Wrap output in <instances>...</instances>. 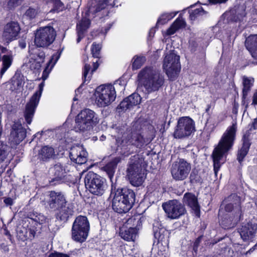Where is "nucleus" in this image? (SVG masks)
<instances>
[{"label": "nucleus", "mask_w": 257, "mask_h": 257, "mask_svg": "<svg viewBox=\"0 0 257 257\" xmlns=\"http://www.w3.org/2000/svg\"><path fill=\"white\" fill-rule=\"evenodd\" d=\"M245 46L248 51L257 48V35H251L246 38Z\"/></svg>", "instance_id": "obj_37"}, {"label": "nucleus", "mask_w": 257, "mask_h": 257, "mask_svg": "<svg viewBox=\"0 0 257 257\" xmlns=\"http://www.w3.org/2000/svg\"><path fill=\"white\" fill-rule=\"evenodd\" d=\"M254 60V63L257 64V48L249 51Z\"/></svg>", "instance_id": "obj_56"}, {"label": "nucleus", "mask_w": 257, "mask_h": 257, "mask_svg": "<svg viewBox=\"0 0 257 257\" xmlns=\"http://www.w3.org/2000/svg\"><path fill=\"white\" fill-rule=\"evenodd\" d=\"M133 60V69H138L145 63L146 58L144 56H135Z\"/></svg>", "instance_id": "obj_44"}, {"label": "nucleus", "mask_w": 257, "mask_h": 257, "mask_svg": "<svg viewBox=\"0 0 257 257\" xmlns=\"http://www.w3.org/2000/svg\"><path fill=\"white\" fill-rule=\"evenodd\" d=\"M26 137V130L20 120L15 121L12 126L10 140L15 144H19Z\"/></svg>", "instance_id": "obj_19"}, {"label": "nucleus", "mask_w": 257, "mask_h": 257, "mask_svg": "<svg viewBox=\"0 0 257 257\" xmlns=\"http://www.w3.org/2000/svg\"><path fill=\"white\" fill-rule=\"evenodd\" d=\"M153 225L155 237L159 240H162L163 239V234L166 231L165 228L158 220H155Z\"/></svg>", "instance_id": "obj_34"}, {"label": "nucleus", "mask_w": 257, "mask_h": 257, "mask_svg": "<svg viewBox=\"0 0 257 257\" xmlns=\"http://www.w3.org/2000/svg\"><path fill=\"white\" fill-rule=\"evenodd\" d=\"M45 58V54L44 52L41 51L36 54L31 55L30 62V67L34 70H39L44 62Z\"/></svg>", "instance_id": "obj_26"}, {"label": "nucleus", "mask_w": 257, "mask_h": 257, "mask_svg": "<svg viewBox=\"0 0 257 257\" xmlns=\"http://www.w3.org/2000/svg\"><path fill=\"white\" fill-rule=\"evenodd\" d=\"M47 202L49 208L55 211L67 203L65 195L62 192L54 191L49 192Z\"/></svg>", "instance_id": "obj_21"}, {"label": "nucleus", "mask_w": 257, "mask_h": 257, "mask_svg": "<svg viewBox=\"0 0 257 257\" xmlns=\"http://www.w3.org/2000/svg\"><path fill=\"white\" fill-rule=\"evenodd\" d=\"M151 141L145 138L141 134L134 133L127 136L123 135L120 140L118 137L116 139L117 145V151L119 154L127 156L134 151L132 149L135 147L141 149L147 145Z\"/></svg>", "instance_id": "obj_3"}, {"label": "nucleus", "mask_w": 257, "mask_h": 257, "mask_svg": "<svg viewBox=\"0 0 257 257\" xmlns=\"http://www.w3.org/2000/svg\"><path fill=\"white\" fill-rule=\"evenodd\" d=\"M127 229L123 227L120 229V235L122 238L128 241H134L137 236L138 230L142 225L141 217L138 216L127 219L126 222Z\"/></svg>", "instance_id": "obj_10"}, {"label": "nucleus", "mask_w": 257, "mask_h": 257, "mask_svg": "<svg viewBox=\"0 0 257 257\" xmlns=\"http://www.w3.org/2000/svg\"><path fill=\"white\" fill-rule=\"evenodd\" d=\"M53 4V8L50 12H59L62 11L64 8L63 4L60 0H54Z\"/></svg>", "instance_id": "obj_48"}, {"label": "nucleus", "mask_w": 257, "mask_h": 257, "mask_svg": "<svg viewBox=\"0 0 257 257\" xmlns=\"http://www.w3.org/2000/svg\"><path fill=\"white\" fill-rule=\"evenodd\" d=\"M49 257H69L67 254L61 253H58V252H55V253H51L49 255Z\"/></svg>", "instance_id": "obj_58"}, {"label": "nucleus", "mask_w": 257, "mask_h": 257, "mask_svg": "<svg viewBox=\"0 0 257 257\" xmlns=\"http://www.w3.org/2000/svg\"><path fill=\"white\" fill-rule=\"evenodd\" d=\"M29 218L32 221L39 224H43L47 222V218L43 214L37 212H33L29 215Z\"/></svg>", "instance_id": "obj_39"}, {"label": "nucleus", "mask_w": 257, "mask_h": 257, "mask_svg": "<svg viewBox=\"0 0 257 257\" xmlns=\"http://www.w3.org/2000/svg\"><path fill=\"white\" fill-rule=\"evenodd\" d=\"M23 80L20 75H15L8 82L9 89L12 91L20 90L22 87Z\"/></svg>", "instance_id": "obj_31"}, {"label": "nucleus", "mask_w": 257, "mask_h": 257, "mask_svg": "<svg viewBox=\"0 0 257 257\" xmlns=\"http://www.w3.org/2000/svg\"><path fill=\"white\" fill-rule=\"evenodd\" d=\"M183 201L185 204L191 207L196 213L199 211V206L197 199L195 195L190 193L185 194L183 197Z\"/></svg>", "instance_id": "obj_28"}, {"label": "nucleus", "mask_w": 257, "mask_h": 257, "mask_svg": "<svg viewBox=\"0 0 257 257\" xmlns=\"http://www.w3.org/2000/svg\"><path fill=\"white\" fill-rule=\"evenodd\" d=\"M90 21L89 19L83 18L77 24V30L84 32L89 27Z\"/></svg>", "instance_id": "obj_41"}, {"label": "nucleus", "mask_w": 257, "mask_h": 257, "mask_svg": "<svg viewBox=\"0 0 257 257\" xmlns=\"http://www.w3.org/2000/svg\"><path fill=\"white\" fill-rule=\"evenodd\" d=\"M8 155V146L3 142H0V164L3 162Z\"/></svg>", "instance_id": "obj_45"}, {"label": "nucleus", "mask_w": 257, "mask_h": 257, "mask_svg": "<svg viewBox=\"0 0 257 257\" xmlns=\"http://www.w3.org/2000/svg\"><path fill=\"white\" fill-rule=\"evenodd\" d=\"M127 176L131 184L136 187L142 185L146 178V175L141 167L136 164L129 166Z\"/></svg>", "instance_id": "obj_16"}, {"label": "nucleus", "mask_w": 257, "mask_h": 257, "mask_svg": "<svg viewBox=\"0 0 257 257\" xmlns=\"http://www.w3.org/2000/svg\"><path fill=\"white\" fill-rule=\"evenodd\" d=\"M194 131L193 120L189 117H182L178 121L174 137L176 139H182L189 136Z\"/></svg>", "instance_id": "obj_12"}, {"label": "nucleus", "mask_w": 257, "mask_h": 257, "mask_svg": "<svg viewBox=\"0 0 257 257\" xmlns=\"http://www.w3.org/2000/svg\"><path fill=\"white\" fill-rule=\"evenodd\" d=\"M52 68H51V66L47 64V66L46 67L45 69L43 71V74L42 78L43 80L44 81L48 77V75L52 70Z\"/></svg>", "instance_id": "obj_53"}, {"label": "nucleus", "mask_w": 257, "mask_h": 257, "mask_svg": "<svg viewBox=\"0 0 257 257\" xmlns=\"http://www.w3.org/2000/svg\"><path fill=\"white\" fill-rule=\"evenodd\" d=\"M250 145V144L248 140L247 139L243 140L242 146L239 150L237 154V160L240 163L243 160L245 156L246 155L248 151Z\"/></svg>", "instance_id": "obj_35"}, {"label": "nucleus", "mask_w": 257, "mask_h": 257, "mask_svg": "<svg viewBox=\"0 0 257 257\" xmlns=\"http://www.w3.org/2000/svg\"><path fill=\"white\" fill-rule=\"evenodd\" d=\"M98 66H99V65L97 63V62H93V68L92 70V73L94 72L97 69V68L98 67Z\"/></svg>", "instance_id": "obj_64"}, {"label": "nucleus", "mask_w": 257, "mask_h": 257, "mask_svg": "<svg viewBox=\"0 0 257 257\" xmlns=\"http://www.w3.org/2000/svg\"><path fill=\"white\" fill-rule=\"evenodd\" d=\"M252 105H257V90L253 93L252 96Z\"/></svg>", "instance_id": "obj_59"}, {"label": "nucleus", "mask_w": 257, "mask_h": 257, "mask_svg": "<svg viewBox=\"0 0 257 257\" xmlns=\"http://www.w3.org/2000/svg\"><path fill=\"white\" fill-rule=\"evenodd\" d=\"M84 32L80 31H77L78 38L77 40V43H79L81 39L83 37V34Z\"/></svg>", "instance_id": "obj_61"}, {"label": "nucleus", "mask_w": 257, "mask_h": 257, "mask_svg": "<svg viewBox=\"0 0 257 257\" xmlns=\"http://www.w3.org/2000/svg\"><path fill=\"white\" fill-rule=\"evenodd\" d=\"M28 236H29L28 239H29L32 240L35 236V235L36 233V230H35V229L31 228H28Z\"/></svg>", "instance_id": "obj_55"}, {"label": "nucleus", "mask_w": 257, "mask_h": 257, "mask_svg": "<svg viewBox=\"0 0 257 257\" xmlns=\"http://www.w3.org/2000/svg\"><path fill=\"white\" fill-rule=\"evenodd\" d=\"M120 85V81L117 80L114 85H101L97 87L94 93L95 102L98 107L109 105L116 98L115 87Z\"/></svg>", "instance_id": "obj_4"}, {"label": "nucleus", "mask_w": 257, "mask_h": 257, "mask_svg": "<svg viewBox=\"0 0 257 257\" xmlns=\"http://www.w3.org/2000/svg\"><path fill=\"white\" fill-rule=\"evenodd\" d=\"M234 12L235 15L234 17L235 21H240L245 15V9L243 6L239 7L237 9L231 11L232 14H234Z\"/></svg>", "instance_id": "obj_43"}, {"label": "nucleus", "mask_w": 257, "mask_h": 257, "mask_svg": "<svg viewBox=\"0 0 257 257\" xmlns=\"http://www.w3.org/2000/svg\"><path fill=\"white\" fill-rule=\"evenodd\" d=\"M236 130L237 124L236 123H233L232 125L228 127L221 137L217 145L213 150L212 157L215 175H217L221 166L225 162L226 155L233 145Z\"/></svg>", "instance_id": "obj_1"}, {"label": "nucleus", "mask_w": 257, "mask_h": 257, "mask_svg": "<svg viewBox=\"0 0 257 257\" xmlns=\"http://www.w3.org/2000/svg\"><path fill=\"white\" fill-rule=\"evenodd\" d=\"M227 0H210V2L212 4H217V3H225Z\"/></svg>", "instance_id": "obj_63"}, {"label": "nucleus", "mask_w": 257, "mask_h": 257, "mask_svg": "<svg viewBox=\"0 0 257 257\" xmlns=\"http://www.w3.org/2000/svg\"><path fill=\"white\" fill-rule=\"evenodd\" d=\"M84 182L86 188L95 195H102L106 189L104 179L93 172H89L86 174Z\"/></svg>", "instance_id": "obj_8"}, {"label": "nucleus", "mask_w": 257, "mask_h": 257, "mask_svg": "<svg viewBox=\"0 0 257 257\" xmlns=\"http://www.w3.org/2000/svg\"><path fill=\"white\" fill-rule=\"evenodd\" d=\"M233 196H237L235 194H232L230 195L228 199L229 201L233 200V203H229L225 205V210L226 212H231L230 214L231 215H235V208H236V203L237 201L236 200L235 197Z\"/></svg>", "instance_id": "obj_40"}, {"label": "nucleus", "mask_w": 257, "mask_h": 257, "mask_svg": "<svg viewBox=\"0 0 257 257\" xmlns=\"http://www.w3.org/2000/svg\"><path fill=\"white\" fill-rule=\"evenodd\" d=\"M115 193H120L119 195H121V201L125 202L129 201L131 204V208L132 207L135 198V193L132 190L127 188H123L117 189Z\"/></svg>", "instance_id": "obj_27"}, {"label": "nucleus", "mask_w": 257, "mask_h": 257, "mask_svg": "<svg viewBox=\"0 0 257 257\" xmlns=\"http://www.w3.org/2000/svg\"><path fill=\"white\" fill-rule=\"evenodd\" d=\"M19 46L22 48L24 49L26 47V43L25 40H21L19 42Z\"/></svg>", "instance_id": "obj_62"}, {"label": "nucleus", "mask_w": 257, "mask_h": 257, "mask_svg": "<svg viewBox=\"0 0 257 257\" xmlns=\"http://www.w3.org/2000/svg\"><path fill=\"white\" fill-rule=\"evenodd\" d=\"M120 193H115L112 200L113 209L119 213H125L128 212L131 209V204L129 201L125 202L121 201V195Z\"/></svg>", "instance_id": "obj_24"}, {"label": "nucleus", "mask_w": 257, "mask_h": 257, "mask_svg": "<svg viewBox=\"0 0 257 257\" xmlns=\"http://www.w3.org/2000/svg\"><path fill=\"white\" fill-rule=\"evenodd\" d=\"M20 30V26L17 22L8 23L4 27L3 38L7 42H11L17 38Z\"/></svg>", "instance_id": "obj_22"}, {"label": "nucleus", "mask_w": 257, "mask_h": 257, "mask_svg": "<svg viewBox=\"0 0 257 257\" xmlns=\"http://www.w3.org/2000/svg\"><path fill=\"white\" fill-rule=\"evenodd\" d=\"M8 2V5L10 8L15 7L18 5L22 0H6Z\"/></svg>", "instance_id": "obj_54"}, {"label": "nucleus", "mask_w": 257, "mask_h": 257, "mask_svg": "<svg viewBox=\"0 0 257 257\" xmlns=\"http://www.w3.org/2000/svg\"><path fill=\"white\" fill-rule=\"evenodd\" d=\"M56 32L51 26L41 27L35 33L34 43L38 47L47 48L55 40Z\"/></svg>", "instance_id": "obj_9"}, {"label": "nucleus", "mask_w": 257, "mask_h": 257, "mask_svg": "<svg viewBox=\"0 0 257 257\" xmlns=\"http://www.w3.org/2000/svg\"><path fill=\"white\" fill-rule=\"evenodd\" d=\"M191 165L183 159L175 162L172 166L171 174L174 179L177 181L184 180L188 177Z\"/></svg>", "instance_id": "obj_13"}, {"label": "nucleus", "mask_w": 257, "mask_h": 257, "mask_svg": "<svg viewBox=\"0 0 257 257\" xmlns=\"http://www.w3.org/2000/svg\"><path fill=\"white\" fill-rule=\"evenodd\" d=\"M163 68L169 80L176 79L181 70L180 56L174 51L167 54L164 59Z\"/></svg>", "instance_id": "obj_6"}, {"label": "nucleus", "mask_w": 257, "mask_h": 257, "mask_svg": "<svg viewBox=\"0 0 257 257\" xmlns=\"http://www.w3.org/2000/svg\"><path fill=\"white\" fill-rule=\"evenodd\" d=\"M162 207L167 217L171 219H176L184 215L185 208L179 201L174 199L163 204Z\"/></svg>", "instance_id": "obj_14"}, {"label": "nucleus", "mask_w": 257, "mask_h": 257, "mask_svg": "<svg viewBox=\"0 0 257 257\" xmlns=\"http://www.w3.org/2000/svg\"><path fill=\"white\" fill-rule=\"evenodd\" d=\"M44 86V82L39 85V90L31 97L30 101L26 104L24 111L25 119L28 124H30L34 117L36 109L39 103Z\"/></svg>", "instance_id": "obj_11"}, {"label": "nucleus", "mask_w": 257, "mask_h": 257, "mask_svg": "<svg viewBox=\"0 0 257 257\" xmlns=\"http://www.w3.org/2000/svg\"><path fill=\"white\" fill-rule=\"evenodd\" d=\"M61 53L62 51H57L52 56L51 59L48 63V64L51 66V68H53V67L55 66V65L60 58Z\"/></svg>", "instance_id": "obj_49"}, {"label": "nucleus", "mask_w": 257, "mask_h": 257, "mask_svg": "<svg viewBox=\"0 0 257 257\" xmlns=\"http://www.w3.org/2000/svg\"><path fill=\"white\" fill-rule=\"evenodd\" d=\"M250 130H257V118H254L252 122L251 127L250 128Z\"/></svg>", "instance_id": "obj_60"}, {"label": "nucleus", "mask_w": 257, "mask_h": 257, "mask_svg": "<svg viewBox=\"0 0 257 257\" xmlns=\"http://www.w3.org/2000/svg\"><path fill=\"white\" fill-rule=\"evenodd\" d=\"M101 48V46L100 44H96L95 43H93L92 44L91 52L93 57L98 58Z\"/></svg>", "instance_id": "obj_51"}, {"label": "nucleus", "mask_w": 257, "mask_h": 257, "mask_svg": "<svg viewBox=\"0 0 257 257\" xmlns=\"http://www.w3.org/2000/svg\"><path fill=\"white\" fill-rule=\"evenodd\" d=\"M108 0H99L96 6L95 10H93L92 8H90L89 12L94 13L100 12L101 10L106 8L108 5Z\"/></svg>", "instance_id": "obj_46"}, {"label": "nucleus", "mask_w": 257, "mask_h": 257, "mask_svg": "<svg viewBox=\"0 0 257 257\" xmlns=\"http://www.w3.org/2000/svg\"><path fill=\"white\" fill-rule=\"evenodd\" d=\"M185 24V21L180 15L167 30V34L169 35L174 34L177 30L184 27Z\"/></svg>", "instance_id": "obj_33"}, {"label": "nucleus", "mask_w": 257, "mask_h": 257, "mask_svg": "<svg viewBox=\"0 0 257 257\" xmlns=\"http://www.w3.org/2000/svg\"><path fill=\"white\" fill-rule=\"evenodd\" d=\"M178 11L162 14L157 21V26L166 24L169 21L173 19L178 13Z\"/></svg>", "instance_id": "obj_36"}, {"label": "nucleus", "mask_w": 257, "mask_h": 257, "mask_svg": "<svg viewBox=\"0 0 257 257\" xmlns=\"http://www.w3.org/2000/svg\"><path fill=\"white\" fill-rule=\"evenodd\" d=\"M75 132L85 133L90 131L99 122L98 115L92 110L85 108L82 110L75 117Z\"/></svg>", "instance_id": "obj_5"}, {"label": "nucleus", "mask_w": 257, "mask_h": 257, "mask_svg": "<svg viewBox=\"0 0 257 257\" xmlns=\"http://www.w3.org/2000/svg\"><path fill=\"white\" fill-rule=\"evenodd\" d=\"M4 202L7 206L12 205L14 203V200L10 197L4 198Z\"/></svg>", "instance_id": "obj_57"}, {"label": "nucleus", "mask_w": 257, "mask_h": 257, "mask_svg": "<svg viewBox=\"0 0 257 257\" xmlns=\"http://www.w3.org/2000/svg\"><path fill=\"white\" fill-rule=\"evenodd\" d=\"M89 223L86 216H78L75 219L71 229L73 240L78 242H84L89 230Z\"/></svg>", "instance_id": "obj_7"}, {"label": "nucleus", "mask_w": 257, "mask_h": 257, "mask_svg": "<svg viewBox=\"0 0 257 257\" xmlns=\"http://www.w3.org/2000/svg\"><path fill=\"white\" fill-rule=\"evenodd\" d=\"M205 13V11L202 8L194 10L193 11L190 12V19L191 21H194L195 19L199 16L202 15Z\"/></svg>", "instance_id": "obj_47"}, {"label": "nucleus", "mask_w": 257, "mask_h": 257, "mask_svg": "<svg viewBox=\"0 0 257 257\" xmlns=\"http://www.w3.org/2000/svg\"><path fill=\"white\" fill-rule=\"evenodd\" d=\"M67 203L64 204L62 207H60L56 210L57 217L61 220H65L69 217V215H71L72 211L71 208L66 206Z\"/></svg>", "instance_id": "obj_32"}, {"label": "nucleus", "mask_w": 257, "mask_h": 257, "mask_svg": "<svg viewBox=\"0 0 257 257\" xmlns=\"http://www.w3.org/2000/svg\"><path fill=\"white\" fill-rule=\"evenodd\" d=\"M141 100L140 95L137 93H134L124 99L117 107L119 112L130 109L134 106L140 104Z\"/></svg>", "instance_id": "obj_23"}, {"label": "nucleus", "mask_w": 257, "mask_h": 257, "mask_svg": "<svg viewBox=\"0 0 257 257\" xmlns=\"http://www.w3.org/2000/svg\"><path fill=\"white\" fill-rule=\"evenodd\" d=\"M120 157H115L104 167V170L107 173L110 179L113 177L116 166L120 162Z\"/></svg>", "instance_id": "obj_30"}, {"label": "nucleus", "mask_w": 257, "mask_h": 257, "mask_svg": "<svg viewBox=\"0 0 257 257\" xmlns=\"http://www.w3.org/2000/svg\"><path fill=\"white\" fill-rule=\"evenodd\" d=\"M70 165L57 163L49 169V174L52 177L51 183L56 181L59 183L63 181L66 174L70 171Z\"/></svg>", "instance_id": "obj_17"}, {"label": "nucleus", "mask_w": 257, "mask_h": 257, "mask_svg": "<svg viewBox=\"0 0 257 257\" xmlns=\"http://www.w3.org/2000/svg\"><path fill=\"white\" fill-rule=\"evenodd\" d=\"M138 81L149 93L158 90L163 84L164 79L159 71L153 67H146L139 72Z\"/></svg>", "instance_id": "obj_2"}, {"label": "nucleus", "mask_w": 257, "mask_h": 257, "mask_svg": "<svg viewBox=\"0 0 257 257\" xmlns=\"http://www.w3.org/2000/svg\"><path fill=\"white\" fill-rule=\"evenodd\" d=\"M237 202L236 203L235 215L226 214L225 217L221 219V225L225 229H228L233 227L240 220L241 216V210L240 207V199L238 196H233Z\"/></svg>", "instance_id": "obj_15"}, {"label": "nucleus", "mask_w": 257, "mask_h": 257, "mask_svg": "<svg viewBox=\"0 0 257 257\" xmlns=\"http://www.w3.org/2000/svg\"><path fill=\"white\" fill-rule=\"evenodd\" d=\"M238 232L244 241H252L257 239V224L255 223L250 222L243 223Z\"/></svg>", "instance_id": "obj_18"}, {"label": "nucleus", "mask_w": 257, "mask_h": 257, "mask_svg": "<svg viewBox=\"0 0 257 257\" xmlns=\"http://www.w3.org/2000/svg\"><path fill=\"white\" fill-rule=\"evenodd\" d=\"M38 8H29L25 13V15L30 19H33L36 17L39 12Z\"/></svg>", "instance_id": "obj_50"}, {"label": "nucleus", "mask_w": 257, "mask_h": 257, "mask_svg": "<svg viewBox=\"0 0 257 257\" xmlns=\"http://www.w3.org/2000/svg\"><path fill=\"white\" fill-rule=\"evenodd\" d=\"M69 157L72 161L81 165L87 161V153L81 145H76L70 149Z\"/></svg>", "instance_id": "obj_20"}, {"label": "nucleus", "mask_w": 257, "mask_h": 257, "mask_svg": "<svg viewBox=\"0 0 257 257\" xmlns=\"http://www.w3.org/2000/svg\"><path fill=\"white\" fill-rule=\"evenodd\" d=\"M254 79L253 78L243 77V97L245 98L250 90V88L253 85Z\"/></svg>", "instance_id": "obj_38"}, {"label": "nucleus", "mask_w": 257, "mask_h": 257, "mask_svg": "<svg viewBox=\"0 0 257 257\" xmlns=\"http://www.w3.org/2000/svg\"><path fill=\"white\" fill-rule=\"evenodd\" d=\"M54 149L49 146H43L39 151L38 158L43 161H49L55 157Z\"/></svg>", "instance_id": "obj_25"}, {"label": "nucleus", "mask_w": 257, "mask_h": 257, "mask_svg": "<svg viewBox=\"0 0 257 257\" xmlns=\"http://www.w3.org/2000/svg\"><path fill=\"white\" fill-rule=\"evenodd\" d=\"M17 237L18 238L22 240L25 241L28 239V229L25 227H19L18 228L17 230Z\"/></svg>", "instance_id": "obj_42"}, {"label": "nucleus", "mask_w": 257, "mask_h": 257, "mask_svg": "<svg viewBox=\"0 0 257 257\" xmlns=\"http://www.w3.org/2000/svg\"><path fill=\"white\" fill-rule=\"evenodd\" d=\"M90 66L89 65L85 64L84 67L83 72V82L85 83L86 81L88 82L90 80V76H88L87 77V74L90 70Z\"/></svg>", "instance_id": "obj_52"}, {"label": "nucleus", "mask_w": 257, "mask_h": 257, "mask_svg": "<svg viewBox=\"0 0 257 257\" xmlns=\"http://www.w3.org/2000/svg\"><path fill=\"white\" fill-rule=\"evenodd\" d=\"M2 67L0 70V76L2 78L7 70L11 67L13 61L12 52L4 55L2 57Z\"/></svg>", "instance_id": "obj_29"}]
</instances>
